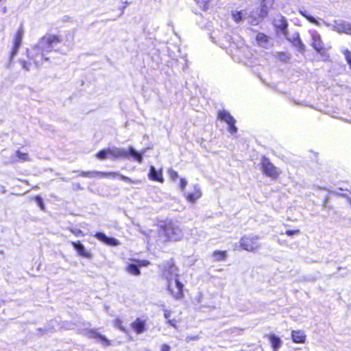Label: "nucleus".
I'll return each mask as SVG.
<instances>
[{
	"mask_svg": "<svg viewBox=\"0 0 351 351\" xmlns=\"http://www.w3.org/2000/svg\"><path fill=\"white\" fill-rule=\"evenodd\" d=\"M61 40L55 35H46L41 38L38 42L31 49H27V56L34 61L36 66L40 65L44 60H49L47 55L53 50L58 51V45Z\"/></svg>",
	"mask_w": 351,
	"mask_h": 351,
	"instance_id": "nucleus-1",
	"label": "nucleus"
},
{
	"mask_svg": "<svg viewBox=\"0 0 351 351\" xmlns=\"http://www.w3.org/2000/svg\"><path fill=\"white\" fill-rule=\"evenodd\" d=\"M145 152V150H143V152H138L133 147H130L128 149L112 147L99 151L96 156L99 160H105L107 158H111L112 159L129 158L130 156L138 163H142L143 156Z\"/></svg>",
	"mask_w": 351,
	"mask_h": 351,
	"instance_id": "nucleus-2",
	"label": "nucleus"
},
{
	"mask_svg": "<svg viewBox=\"0 0 351 351\" xmlns=\"http://www.w3.org/2000/svg\"><path fill=\"white\" fill-rule=\"evenodd\" d=\"M162 228V234L169 241H178L182 239L184 234L181 228L173 221L165 223Z\"/></svg>",
	"mask_w": 351,
	"mask_h": 351,
	"instance_id": "nucleus-3",
	"label": "nucleus"
},
{
	"mask_svg": "<svg viewBox=\"0 0 351 351\" xmlns=\"http://www.w3.org/2000/svg\"><path fill=\"white\" fill-rule=\"evenodd\" d=\"M82 177H88V178H95L96 176L100 177H108L110 176L112 178H115L117 177L119 178L121 180L125 182H128L132 184H141L142 182L139 180H132L131 178L125 176L122 174L119 173L118 172H101V171H82L80 174Z\"/></svg>",
	"mask_w": 351,
	"mask_h": 351,
	"instance_id": "nucleus-4",
	"label": "nucleus"
},
{
	"mask_svg": "<svg viewBox=\"0 0 351 351\" xmlns=\"http://www.w3.org/2000/svg\"><path fill=\"white\" fill-rule=\"evenodd\" d=\"M167 290L176 300H180L183 297L184 285L178 280V278L171 279L167 280Z\"/></svg>",
	"mask_w": 351,
	"mask_h": 351,
	"instance_id": "nucleus-5",
	"label": "nucleus"
},
{
	"mask_svg": "<svg viewBox=\"0 0 351 351\" xmlns=\"http://www.w3.org/2000/svg\"><path fill=\"white\" fill-rule=\"evenodd\" d=\"M261 169L265 175L272 180L277 179L281 173V171L275 167L268 158L265 157L261 162Z\"/></svg>",
	"mask_w": 351,
	"mask_h": 351,
	"instance_id": "nucleus-6",
	"label": "nucleus"
},
{
	"mask_svg": "<svg viewBox=\"0 0 351 351\" xmlns=\"http://www.w3.org/2000/svg\"><path fill=\"white\" fill-rule=\"evenodd\" d=\"M258 237L257 236H245L240 240V245L242 249L248 252H255L259 248L258 243Z\"/></svg>",
	"mask_w": 351,
	"mask_h": 351,
	"instance_id": "nucleus-7",
	"label": "nucleus"
},
{
	"mask_svg": "<svg viewBox=\"0 0 351 351\" xmlns=\"http://www.w3.org/2000/svg\"><path fill=\"white\" fill-rule=\"evenodd\" d=\"M178 268L175 265L174 263L171 260L163 264L162 266V277L167 280L171 279L178 278Z\"/></svg>",
	"mask_w": 351,
	"mask_h": 351,
	"instance_id": "nucleus-8",
	"label": "nucleus"
},
{
	"mask_svg": "<svg viewBox=\"0 0 351 351\" xmlns=\"http://www.w3.org/2000/svg\"><path fill=\"white\" fill-rule=\"evenodd\" d=\"M218 119L226 122L228 125V132L231 134H236L238 129L235 126L236 121L234 117L226 110H221L218 112Z\"/></svg>",
	"mask_w": 351,
	"mask_h": 351,
	"instance_id": "nucleus-9",
	"label": "nucleus"
},
{
	"mask_svg": "<svg viewBox=\"0 0 351 351\" xmlns=\"http://www.w3.org/2000/svg\"><path fill=\"white\" fill-rule=\"evenodd\" d=\"M309 34L311 37V46L318 53L324 52V44L321 39L320 34L316 30H310Z\"/></svg>",
	"mask_w": 351,
	"mask_h": 351,
	"instance_id": "nucleus-10",
	"label": "nucleus"
},
{
	"mask_svg": "<svg viewBox=\"0 0 351 351\" xmlns=\"http://www.w3.org/2000/svg\"><path fill=\"white\" fill-rule=\"evenodd\" d=\"M327 26H332V30L336 31L339 33H345L348 34H351V23L339 20L335 21L333 24H330L328 23H325Z\"/></svg>",
	"mask_w": 351,
	"mask_h": 351,
	"instance_id": "nucleus-11",
	"label": "nucleus"
},
{
	"mask_svg": "<svg viewBox=\"0 0 351 351\" xmlns=\"http://www.w3.org/2000/svg\"><path fill=\"white\" fill-rule=\"evenodd\" d=\"M24 34V29L22 25L19 27L18 29L14 39V45L12 49V51L10 53V61L12 60L14 57L17 54L19 47L21 45L22 43V39Z\"/></svg>",
	"mask_w": 351,
	"mask_h": 351,
	"instance_id": "nucleus-12",
	"label": "nucleus"
},
{
	"mask_svg": "<svg viewBox=\"0 0 351 351\" xmlns=\"http://www.w3.org/2000/svg\"><path fill=\"white\" fill-rule=\"evenodd\" d=\"M184 195L188 202L194 203L202 197V193L199 186L194 184L193 191L192 193H184Z\"/></svg>",
	"mask_w": 351,
	"mask_h": 351,
	"instance_id": "nucleus-13",
	"label": "nucleus"
},
{
	"mask_svg": "<svg viewBox=\"0 0 351 351\" xmlns=\"http://www.w3.org/2000/svg\"><path fill=\"white\" fill-rule=\"evenodd\" d=\"M95 237L98 240L108 245L117 246L120 244V242L117 239L113 237H108L103 232H97L95 234Z\"/></svg>",
	"mask_w": 351,
	"mask_h": 351,
	"instance_id": "nucleus-14",
	"label": "nucleus"
},
{
	"mask_svg": "<svg viewBox=\"0 0 351 351\" xmlns=\"http://www.w3.org/2000/svg\"><path fill=\"white\" fill-rule=\"evenodd\" d=\"M146 319L138 317L131 323V327L137 334H142L146 330Z\"/></svg>",
	"mask_w": 351,
	"mask_h": 351,
	"instance_id": "nucleus-15",
	"label": "nucleus"
},
{
	"mask_svg": "<svg viewBox=\"0 0 351 351\" xmlns=\"http://www.w3.org/2000/svg\"><path fill=\"white\" fill-rule=\"evenodd\" d=\"M148 178L149 180L153 181H157L160 183L164 182V178L162 176V169L157 170L154 166H150L149 172L148 173Z\"/></svg>",
	"mask_w": 351,
	"mask_h": 351,
	"instance_id": "nucleus-16",
	"label": "nucleus"
},
{
	"mask_svg": "<svg viewBox=\"0 0 351 351\" xmlns=\"http://www.w3.org/2000/svg\"><path fill=\"white\" fill-rule=\"evenodd\" d=\"M30 161V157L27 153L22 152L20 150H17L13 154L10 159L9 162L14 163L17 162H27Z\"/></svg>",
	"mask_w": 351,
	"mask_h": 351,
	"instance_id": "nucleus-17",
	"label": "nucleus"
},
{
	"mask_svg": "<svg viewBox=\"0 0 351 351\" xmlns=\"http://www.w3.org/2000/svg\"><path fill=\"white\" fill-rule=\"evenodd\" d=\"M285 36L295 47H298L300 51L304 50V46L300 38L298 32H295L291 36H289L288 33Z\"/></svg>",
	"mask_w": 351,
	"mask_h": 351,
	"instance_id": "nucleus-18",
	"label": "nucleus"
},
{
	"mask_svg": "<svg viewBox=\"0 0 351 351\" xmlns=\"http://www.w3.org/2000/svg\"><path fill=\"white\" fill-rule=\"evenodd\" d=\"M246 19H247L248 23L252 25H256L258 23L263 19L265 16H260V11L258 12H251L250 13L247 12Z\"/></svg>",
	"mask_w": 351,
	"mask_h": 351,
	"instance_id": "nucleus-19",
	"label": "nucleus"
},
{
	"mask_svg": "<svg viewBox=\"0 0 351 351\" xmlns=\"http://www.w3.org/2000/svg\"><path fill=\"white\" fill-rule=\"evenodd\" d=\"M292 340L296 343H304L306 335L304 332L301 330H293L291 332Z\"/></svg>",
	"mask_w": 351,
	"mask_h": 351,
	"instance_id": "nucleus-20",
	"label": "nucleus"
},
{
	"mask_svg": "<svg viewBox=\"0 0 351 351\" xmlns=\"http://www.w3.org/2000/svg\"><path fill=\"white\" fill-rule=\"evenodd\" d=\"M269 339L271 344L273 351H278L282 344V341L280 338L275 335H270L269 336Z\"/></svg>",
	"mask_w": 351,
	"mask_h": 351,
	"instance_id": "nucleus-21",
	"label": "nucleus"
},
{
	"mask_svg": "<svg viewBox=\"0 0 351 351\" xmlns=\"http://www.w3.org/2000/svg\"><path fill=\"white\" fill-rule=\"evenodd\" d=\"M71 244H72L73 247L75 248V250H77V252H78V254L80 255L86 257V258L90 256V254L86 251V249H85L84 245H82L80 241H77V242L72 241Z\"/></svg>",
	"mask_w": 351,
	"mask_h": 351,
	"instance_id": "nucleus-22",
	"label": "nucleus"
},
{
	"mask_svg": "<svg viewBox=\"0 0 351 351\" xmlns=\"http://www.w3.org/2000/svg\"><path fill=\"white\" fill-rule=\"evenodd\" d=\"M274 0H262L261 8L260 10V16H266L268 9L272 6Z\"/></svg>",
	"mask_w": 351,
	"mask_h": 351,
	"instance_id": "nucleus-23",
	"label": "nucleus"
},
{
	"mask_svg": "<svg viewBox=\"0 0 351 351\" xmlns=\"http://www.w3.org/2000/svg\"><path fill=\"white\" fill-rule=\"evenodd\" d=\"M275 25L278 29L281 30L284 35H287L288 23L285 17L280 16L279 20H276L275 21Z\"/></svg>",
	"mask_w": 351,
	"mask_h": 351,
	"instance_id": "nucleus-24",
	"label": "nucleus"
},
{
	"mask_svg": "<svg viewBox=\"0 0 351 351\" xmlns=\"http://www.w3.org/2000/svg\"><path fill=\"white\" fill-rule=\"evenodd\" d=\"M256 40L258 45L264 48L269 47V38L263 33H258L256 36Z\"/></svg>",
	"mask_w": 351,
	"mask_h": 351,
	"instance_id": "nucleus-25",
	"label": "nucleus"
},
{
	"mask_svg": "<svg viewBox=\"0 0 351 351\" xmlns=\"http://www.w3.org/2000/svg\"><path fill=\"white\" fill-rule=\"evenodd\" d=\"M247 12L243 11H232V18L236 23H240L243 19H246Z\"/></svg>",
	"mask_w": 351,
	"mask_h": 351,
	"instance_id": "nucleus-26",
	"label": "nucleus"
},
{
	"mask_svg": "<svg viewBox=\"0 0 351 351\" xmlns=\"http://www.w3.org/2000/svg\"><path fill=\"white\" fill-rule=\"evenodd\" d=\"M298 12L302 16H304L305 19H306L310 23H314L316 25H319V21L316 19H315L313 16H312L311 15H309L303 8H299Z\"/></svg>",
	"mask_w": 351,
	"mask_h": 351,
	"instance_id": "nucleus-27",
	"label": "nucleus"
},
{
	"mask_svg": "<svg viewBox=\"0 0 351 351\" xmlns=\"http://www.w3.org/2000/svg\"><path fill=\"white\" fill-rule=\"evenodd\" d=\"M126 271L130 274L134 276H139L141 274V271L139 269V267L137 264L130 263L126 267Z\"/></svg>",
	"mask_w": 351,
	"mask_h": 351,
	"instance_id": "nucleus-28",
	"label": "nucleus"
},
{
	"mask_svg": "<svg viewBox=\"0 0 351 351\" xmlns=\"http://www.w3.org/2000/svg\"><path fill=\"white\" fill-rule=\"evenodd\" d=\"M213 256L215 261H223L226 258V251H215L213 252Z\"/></svg>",
	"mask_w": 351,
	"mask_h": 351,
	"instance_id": "nucleus-29",
	"label": "nucleus"
},
{
	"mask_svg": "<svg viewBox=\"0 0 351 351\" xmlns=\"http://www.w3.org/2000/svg\"><path fill=\"white\" fill-rule=\"evenodd\" d=\"M341 51L343 54L347 63L349 64L350 68L351 69V51L348 49H345L344 47L341 49Z\"/></svg>",
	"mask_w": 351,
	"mask_h": 351,
	"instance_id": "nucleus-30",
	"label": "nucleus"
},
{
	"mask_svg": "<svg viewBox=\"0 0 351 351\" xmlns=\"http://www.w3.org/2000/svg\"><path fill=\"white\" fill-rule=\"evenodd\" d=\"M197 2L198 6L204 10H206L208 8L209 3L210 0H195Z\"/></svg>",
	"mask_w": 351,
	"mask_h": 351,
	"instance_id": "nucleus-31",
	"label": "nucleus"
},
{
	"mask_svg": "<svg viewBox=\"0 0 351 351\" xmlns=\"http://www.w3.org/2000/svg\"><path fill=\"white\" fill-rule=\"evenodd\" d=\"M167 173H168L169 178L173 181H175L176 179H178L179 177L178 172L176 171L175 170H173V169H168Z\"/></svg>",
	"mask_w": 351,
	"mask_h": 351,
	"instance_id": "nucleus-32",
	"label": "nucleus"
},
{
	"mask_svg": "<svg viewBox=\"0 0 351 351\" xmlns=\"http://www.w3.org/2000/svg\"><path fill=\"white\" fill-rule=\"evenodd\" d=\"M93 337L95 338H99L102 341H104L106 343V346H108L110 344L109 341L103 335H99L95 332H93Z\"/></svg>",
	"mask_w": 351,
	"mask_h": 351,
	"instance_id": "nucleus-33",
	"label": "nucleus"
},
{
	"mask_svg": "<svg viewBox=\"0 0 351 351\" xmlns=\"http://www.w3.org/2000/svg\"><path fill=\"white\" fill-rule=\"evenodd\" d=\"M114 325L115 327L118 328L120 330H121L123 332L126 331L125 328L122 326V322L120 319H119V318L116 319L114 321Z\"/></svg>",
	"mask_w": 351,
	"mask_h": 351,
	"instance_id": "nucleus-34",
	"label": "nucleus"
},
{
	"mask_svg": "<svg viewBox=\"0 0 351 351\" xmlns=\"http://www.w3.org/2000/svg\"><path fill=\"white\" fill-rule=\"evenodd\" d=\"M188 182L186 179L181 178L180 180V188L182 192L184 191V189L187 185Z\"/></svg>",
	"mask_w": 351,
	"mask_h": 351,
	"instance_id": "nucleus-35",
	"label": "nucleus"
},
{
	"mask_svg": "<svg viewBox=\"0 0 351 351\" xmlns=\"http://www.w3.org/2000/svg\"><path fill=\"white\" fill-rule=\"evenodd\" d=\"M162 310L164 311V317H165V319H169L171 315V311L170 310L167 309L165 305H162Z\"/></svg>",
	"mask_w": 351,
	"mask_h": 351,
	"instance_id": "nucleus-36",
	"label": "nucleus"
},
{
	"mask_svg": "<svg viewBox=\"0 0 351 351\" xmlns=\"http://www.w3.org/2000/svg\"><path fill=\"white\" fill-rule=\"evenodd\" d=\"M35 201L37 203V204L39 206V207L43 210L44 209V204L43 202V199L40 196H36L35 197Z\"/></svg>",
	"mask_w": 351,
	"mask_h": 351,
	"instance_id": "nucleus-37",
	"label": "nucleus"
},
{
	"mask_svg": "<svg viewBox=\"0 0 351 351\" xmlns=\"http://www.w3.org/2000/svg\"><path fill=\"white\" fill-rule=\"evenodd\" d=\"M20 63L23 67V69L25 71H29L30 69V64L27 63L25 60H20Z\"/></svg>",
	"mask_w": 351,
	"mask_h": 351,
	"instance_id": "nucleus-38",
	"label": "nucleus"
},
{
	"mask_svg": "<svg viewBox=\"0 0 351 351\" xmlns=\"http://www.w3.org/2000/svg\"><path fill=\"white\" fill-rule=\"evenodd\" d=\"M71 231L76 237H82V236H84V234H83L82 231L79 230V229L74 228V229H71Z\"/></svg>",
	"mask_w": 351,
	"mask_h": 351,
	"instance_id": "nucleus-39",
	"label": "nucleus"
},
{
	"mask_svg": "<svg viewBox=\"0 0 351 351\" xmlns=\"http://www.w3.org/2000/svg\"><path fill=\"white\" fill-rule=\"evenodd\" d=\"M150 263L146 260H139L137 261V265L138 267H146Z\"/></svg>",
	"mask_w": 351,
	"mask_h": 351,
	"instance_id": "nucleus-40",
	"label": "nucleus"
},
{
	"mask_svg": "<svg viewBox=\"0 0 351 351\" xmlns=\"http://www.w3.org/2000/svg\"><path fill=\"white\" fill-rule=\"evenodd\" d=\"M300 232V230H287L286 231V234L287 236H293L294 234H297Z\"/></svg>",
	"mask_w": 351,
	"mask_h": 351,
	"instance_id": "nucleus-41",
	"label": "nucleus"
},
{
	"mask_svg": "<svg viewBox=\"0 0 351 351\" xmlns=\"http://www.w3.org/2000/svg\"><path fill=\"white\" fill-rule=\"evenodd\" d=\"M279 58L281 60H283V61H286L289 57L285 53H281L280 55H279Z\"/></svg>",
	"mask_w": 351,
	"mask_h": 351,
	"instance_id": "nucleus-42",
	"label": "nucleus"
},
{
	"mask_svg": "<svg viewBox=\"0 0 351 351\" xmlns=\"http://www.w3.org/2000/svg\"><path fill=\"white\" fill-rule=\"evenodd\" d=\"M160 351H170V347L167 344H162Z\"/></svg>",
	"mask_w": 351,
	"mask_h": 351,
	"instance_id": "nucleus-43",
	"label": "nucleus"
},
{
	"mask_svg": "<svg viewBox=\"0 0 351 351\" xmlns=\"http://www.w3.org/2000/svg\"><path fill=\"white\" fill-rule=\"evenodd\" d=\"M167 323H168L169 325H171V326H173V327H176V320H175V319H167Z\"/></svg>",
	"mask_w": 351,
	"mask_h": 351,
	"instance_id": "nucleus-44",
	"label": "nucleus"
},
{
	"mask_svg": "<svg viewBox=\"0 0 351 351\" xmlns=\"http://www.w3.org/2000/svg\"><path fill=\"white\" fill-rule=\"evenodd\" d=\"M40 330L43 331V330H45V332H47V330L45 329H42V328H40Z\"/></svg>",
	"mask_w": 351,
	"mask_h": 351,
	"instance_id": "nucleus-45",
	"label": "nucleus"
},
{
	"mask_svg": "<svg viewBox=\"0 0 351 351\" xmlns=\"http://www.w3.org/2000/svg\"><path fill=\"white\" fill-rule=\"evenodd\" d=\"M124 8H125V6L121 7L122 10H123V9H124ZM123 12V11H122V12Z\"/></svg>",
	"mask_w": 351,
	"mask_h": 351,
	"instance_id": "nucleus-46",
	"label": "nucleus"
},
{
	"mask_svg": "<svg viewBox=\"0 0 351 351\" xmlns=\"http://www.w3.org/2000/svg\"><path fill=\"white\" fill-rule=\"evenodd\" d=\"M124 8H125V6L121 7L122 10H123V9H124ZM123 12V11H122V12Z\"/></svg>",
	"mask_w": 351,
	"mask_h": 351,
	"instance_id": "nucleus-47",
	"label": "nucleus"
},
{
	"mask_svg": "<svg viewBox=\"0 0 351 351\" xmlns=\"http://www.w3.org/2000/svg\"><path fill=\"white\" fill-rule=\"evenodd\" d=\"M145 351H150V350H145Z\"/></svg>",
	"mask_w": 351,
	"mask_h": 351,
	"instance_id": "nucleus-48",
	"label": "nucleus"
}]
</instances>
